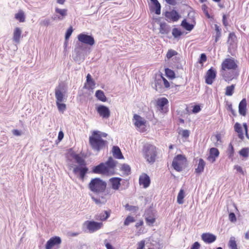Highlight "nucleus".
I'll return each mask as SVG.
<instances>
[{
  "mask_svg": "<svg viewBox=\"0 0 249 249\" xmlns=\"http://www.w3.org/2000/svg\"><path fill=\"white\" fill-rule=\"evenodd\" d=\"M238 66L234 59L232 57L226 58L221 64V71L226 70H235Z\"/></svg>",
  "mask_w": 249,
  "mask_h": 249,
  "instance_id": "nucleus-6",
  "label": "nucleus"
},
{
  "mask_svg": "<svg viewBox=\"0 0 249 249\" xmlns=\"http://www.w3.org/2000/svg\"><path fill=\"white\" fill-rule=\"evenodd\" d=\"M184 191L183 189H181L178 194L177 196V202L179 204L183 203V198L185 196Z\"/></svg>",
  "mask_w": 249,
  "mask_h": 249,
  "instance_id": "nucleus-37",
  "label": "nucleus"
},
{
  "mask_svg": "<svg viewBox=\"0 0 249 249\" xmlns=\"http://www.w3.org/2000/svg\"><path fill=\"white\" fill-rule=\"evenodd\" d=\"M237 40V37L234 32L230 33L229 35L227 42L230 45H233Z\"/></svg>",
  "mask_w": 249,
  "mask_h": 249,
  "instance_id": "nucleus-35",
  "label": "nucleus"
},
{
  "mask_svg": "<svg viewBox=\"0 0 249 249\" xmlns=\"http://www.w3.org/2000/svg\"><path fill=\"white\" fill-rule=\"evenodd\" d=\"M181 26L185 30H186L188 31H192L194 27V25L192 24H190V23L188 22L186 20V19H183L181 23Z\"/></svg>",
  "mask_w": 249,
  "mask_h": 249,
  "instance_id": "nucleus-34",
  "label": "nucleus"
},
{
  "mask_svg": "<svg viewBox=\"0 0 249 249\" xmlns=\"http://www.w3.org/2000/svg\"><path fill=\"white\" fill-rule=\"evenodd\" d=\"M96 111L100 116L104 118H108L110 114L109 109L104 105H99L96 107Z\"/></svg>",
  "mask_w": 249,
  "mask_h": 249,
  "instance_id": "nucleus-13",
  "label": "nucleus"
},
{
  "mask_svg": "<svg viewBox=\"0 0 249 249\" xmlns=\"http://www.w3.org/2000/svg\"><path fill=\"white\" fill-rule=\"evenodd\" d=\"M135 221V219L133 217L131 216H127L124 220V226H128L130 223L134 222Z\"/></svg>",
  "mask_w": 249,
  "mask_h": 249,
  "instance_id": "nucleus-49",
  "label": "nucleus"
},
{
  "mask_svg": "<svg viewBox=\"0 0 249 249\" xmlns=\"http://www.w3.org/2000/svg\"><path fill=\"white\" fill-rule=\"evenodd\" d=\"M78 40L82 43L93 46L95 44V40L92 35H89L85 33H81L77 36Z\"/></svg>",
  "mask_w": 249,
  "mask_h": 249,
  "instance_id": "nucleus-7",
  "label": "nucleus"
},
{
  "mask_svg": "<svg viewBox=\"0 0 249 249\" xmlns=\"http://www.w3.org/2000/svg\"><path fill=\"white\" fill-rule=\"evenodd\" d=\"M234 148L231 143H230L228 148V155L229 158H231L234 155Z\"/></svg>",
  "mask_w": 249,
  "mask_h": 249,
  "instance_id": "nucleus-51",
  "label": "nucleus"
},
{
  "mask_svg": "<svg viewBox=\"0 0 249 249\" xmlns=\"http://www.w3.org/2000/svg\"><path fill=\"white\" fill-rule=\"evenodd\" d=\"M228 247L230 249H238L234 237L232 236L230 238L228 243Z\"/></svg>",
  "mask_w": 249,
  "mask_h": 249,
  "instance_id": "nucleus-36",
  "label": "nucleus"
},
{
  "mask_svg": "<svg viewBox=\"0 0 249 249\" xmlns=\"http://www.w3.org/2000/svg\"><path fill=\"white\" fill-rule=\"evenodd\" d=\"M139 184L142 185L144 188L148 187L150 184V178L145 173L142 174L139 177Z\"/></svg>",
  "mask_w": 249,
  "mask_h": 249,
  "instance_id": "nucleus-16",
  "label": "nucleus"
},
{
  "mask_svg": "<svg viewBox=\"0 0 249 249\" xmlns=\"http://www.w3.org/2000/svg\"><path fill=\"white\" fill-rule=\"evenodd\" d=\"M15 18L20 22H24L25 20V16L23 12H19L16 14L15 15Z\"/></svg>",
  "mask_w": 249,
  "mask_h": 249,
  "instance_id": "nucleus-47",
  "label": "nucleus"
},
{
  "mask_svg": "<svg viewBox=\"0 0 249 249\" xmlns=\"http://www.w3.org/2000/svg\"><path fill=\"white\" fill-rule=\"evenodd\" d=\"M51 23L50 19L49 18H45L42 20H41L40 24L42 25L47 26L49 25Z\"/></svg>",
  "mask_w": 249,
  "mask_h": 249,
  "instance_id": "nucleus-59",
  "label": "nucleus"
},
{
  "mask_svg": "<svg viewBox=\"0 0 249 249\" xmlns=\"http://www.w3.org/2000/svg\"><path fill=\"white\" fill-rule=\"evenodd\" d=\"M238 111L240 115L245 116L247 114V101L245 98L243 99L239 103Z\"/></svg>",
  "mask_w": 249,
  "mask_h": 249,
  "instance_id": "nucleus-19",
  "label": "nucleus"
},
{
  "mask_svg": "<svg viewBox=\"0 0 249 249\" xmlns=\"http://www.w3.org/2000/svg\"><path fill=\"white\" fill-rule=\"evenodd\" d=\"M183 138H187L190 135V131L187 129H184L180 133Z\"/></svg>",
  "mask_w": 249,
  "mask_h": 249,
  "instance_id": "nucleus-56",
  "label": "nucleus"
},
{
  "mask_svg": "<svg viewBox=\"0 0 249 249\" xmlns=\"http://www.w3.org/2000/svg\"><path fill=\"white\" fill-rule=\"evenodd\" d=\"M178 54V52L172 49L169 50L166 54V57L169 59L173 56Z\"/></svg>",
  "mask_w": 249,
  "mask_h": 249,
  "instance_id": "nucleus-48",
  "label": "nucleus"
},
{
  "mask_svg": "<svg viewBox=\"0 0 249 249\" xmlns=\"http://www.w3.org/2000/svg\"><path fill=\"white\" fill-rule=\"evenodd\" d=\"M153 5L151 6V10L154 12L157 15L160 14L161 5L158 0H151Z\"/></svg>",
  "mask_w": 249,
  "mask_h": 249,
  "instance_id": "nucleus-21",
  "label": "nucleus"
},
{
  "mask_svg": "<svg viewBox=\"0 0 249 249\" xmlns=\"http://www.w3.org/2000/svg\"><path fill=\"white\" fill-rule=\"evenodd\" d=\"M160 76L161 78V81H162V83L164 84V87L165 88H169L170 83H169V82L162 76V74H161Z\"/></svg>",
  "mask_w": 249,
  "mask_h": 249,
  "instance_id": "nucleus-55",
  "label": "nucleus"
},
{
  "mask_svg": "<svg viewBox=\"0 0 249 249\" xmlns=\"http://www.w3.org/2000/svg\"><path fill=\"white\" fill-rule=\"evenodd\" d=\"M105 245L107 249H114L112 245L109 242L105 241Z\"/></svg>",
  "mask_w": 249,
  "mask_h": 249,
  "instance_id": "nucleus-64",
  "label": "nucleus"
},
{
  "mask_svg": "<svg viewBox=\"0 0 249 249\" xmlns=\"http://www.w3.org/2000/svg\"><path fill=\"white\" fill-rule=\"evenodd\" d=\"M122 179L121 178L118 177L111 178L109 179V181L111 184L112 188L115 190H118L121 185L120 182Z\"/></svg>",
  "mask_w": 249,
  "mask_h": 249,
  "instance_id": "nucleus-24",
  "label": "nucleus"
},
{
  "mask_svg": "<svg viewBox=\"0 0 249 249\" xmlns=\"http://www.w3.org/2000/svg\"><path fill=\"white\" fill-rule=\"evenodd\" d=\"M77 45H78V46L76 48H75V52H76V53L77 54V56H80L81 53H80V51L81 50L82 51L85 52L87 49V47L84 46L82 44H78Z\"/></svg>",
  "mask_w": 249,
  "mask_h": 249,
  "instance_id": "nucleus-40",
  "label": "nucleus"
},
{
  "mask_svg": "<svg viewBox=\"0 0 249 249\" xmlns=\"http://www.w3.org/2000/svg\"><path fill=\"white\" fill-rule=\"evenodd\" d=\"M89 189L95 194L91 196V199L97 205L104 204L107 202V194L105 193L107 188L106 181L99 178H92L88 185Z\"/></svg>",
  "mask_w": 249,
  "mask_h": 249,
  "instance_id": "nucleus-1",
  "label": "nucleus"
},
{
  "mask_svg": "<svg viewBox=\"0 0 249 249\" xmlns=\"http://www.w3.org/2000/svg\"><path fill=\"white\" fill-rule=\"evenodd\" d=\"M183 160H186V158L185 156L182 155L178 154L175 157L172 164L173 168L178 172L182 171V168L178 161H181Z\"/></svg>",
  "mask_w": 249,
  "mask_h": 249,
  "instance_id": "nucleus-9",
  "label": "nucleus"
},
{
  "mask_svg": "<svg viewBox=\"0 0 249 249\" xmlns=\"http://www.w3.org/2000/svg\"><path fill=\"white\" fill-rule=\"evenodd\" d=\"M234 169H236L237 172H239V173H241L242 174L244 175V171L242 169V168L241 166L237 165H235L234 166Z\"/></svg>",
  "mask_w": 249,
  "mask_h": 249,
  "instance_id": "nucleus-63",
  "label": "nucleus"
},
{
  "mask_svg": "<svg viewBox=\"0 0 249 249\" xmlns=\"http://www.w3.org/2000/svg\"><path fill=\"white\" fill-rule=\"evenodd\" d=\"M142 152L144 157L147 161L150 163H153L157 156V151L156 146L146 143L143 145Z\"/></svg>",
  "mask_w": 249,
  "mask_h": 249,
  "instance_id": "nucleus-5",
  "label": "nucleus"
},
{
  "mask_svg": "<svg viewBox=\"0 0 249 249\" xmlns=\"http://www.w3.org/2000/svg\"><path fill=\"white\" fill-rule=\"evenodd\" d=\"M87 228L90 232H94L100 229L102 226V222H96L94 221H86Z\"/></svg>",
  "mask_w": 249,
  "mask_h": 249,
  "instance_id": "nucleus-11",
  "label": "nucleus"
},
{
  "mask_svg": "<svg viewBox=\"0 0 249 249\" xmlns=\"http://www.w3.org/2000/svg\"><path fill=\"white\" fill-rule=\"evenodd\" d=\"M227 110H229L231 112V114L234 116H236V111L232 108V104L231 103H228L227 104Z\"/></svg>",
  "mask_w": 249,
  "mask_h": 249,
  "instance_id": "nucleus-54",
  "label": "nucleus"
},
{
  "mask_svg": "<svg viewBox=\"0 0 249 249\" xmlns=\"http://www.w3.org/2000/svg\"><path fill=\"white\" fill-rule=\"evenodd\" d=\"M182 35V32L178 28H174L172 30V35L175 38L179 37Z\"/></svg>",
  "mask_w": 249,
  "mask_h": 249,
  "instance_id": "nucleus-45",
  "label": "nucleus"
},
{
  "mask_svg": "<svg viewBox=\"0 0 249 249\" xmlns=\"http://www.w3.org/2000/svg\"><path fill=\"white\" fill-rule=\"evenodd\" d=\"M62 102H56L58 109L60 112H63L66 109V106Z\"/></svg>",
  "mask_w": 249,
  "mask_h": 249,
  "instance_id": "nucleus-46",
  "label": "nucleus"
},
{
  "mask_svg": "<svg viewBox=\"0 0 249 249\" xmlns=\"http://www.w3.org/2000/svg\"><path fill=\"white\" fill-rule=\"evenodd\" d=\"M144 216L145 221L148 225H152L156 221L155 213L151 208L145 210Z\"/></svg>",
  "mask_w": 249,
  "mask_h": 249,
  "instance_id": "nucleus-10",
  "label": "nucleus"
},
{
  "mask_svg": "<svg viewBox=\"0 0 249 249\" xmlns=\"http://www.w3.org/2000/svg\"><path fill=\"white\" fill-rule=\"evenodd\" d=\"M133 120L135 126L138 128L141 129L142 127L145 125L146 121L139 115L134 114Z\"/></svg>",
  "mask_w": 249,
  "mask_h": 249,
  "instance_id": "nucleus-17",
  "label": "nucleus"
},
{
  "mask_svg": "<svg viewBox=\"0 0 249 249\" xmlns=\"http://www.w3.org/2000/svg\"><path fill=\"white\" fill-rule=\"evenodd\" d=\"M216 71L213 68L211 67L208 70L205 76V82L208 85H212L216 78Z\"/></svg>",
  "mask_w": 249,
  "mask_h": 249,
  "instance_id": "nucleus-12",
  "label": "nucleus"
},
{
  "mask_svg": "<svg viewBox=\"0 0 249 249\" xmlns=\"http://www.w3.org/2000/svg\"><path fill=\"white\" fill-rule=\"evenodd\" d=\"M207 60V56L205 53H203L200 54L198 62L200 64H203Z\"/></svg>",
  "mask_w": 249,
  "mask_h": 249,
  "instance_id": "nucleus-53",
  "label": "nucleus"
},
{
  "mask_svg": "<svg viewBox=\"0 0 249 249\" xmlns=\"http://www.w3.org/2000/svg\"><path fill=\"white\" fill-rule=\"evenodd\" d=\"M165 75L169 79H173L175 78V73L174 71L169 68L165 69Z\"/></svg>",
  "mask_w": 249,
  "mask_h": 249,
  "instance_id": "nucleus-38",
  "label": "nucleus"
},
{
  "mask_svg": "<svg viewBox=\"0 0 249 249\" xmlns=\"http://www.w3.org/2000/svg\"><path fill=\"white\" fill-rule=\"evenodd\" d=\"M239 155L244 157L248 158L249 156V148L245 147L242 148L239 152Z\"/></svg>",
  "mask_w": 249,
  "mask_h": 249,
  "instance_id": "nucleus-43",
  "label": "nucleus"
},
{
  "mask_svg": "<svg viewBox=\"0 0 249 249\" xmlns=\"http://www.w3.org/2000/svg\"><path fill=\"white\" fill-rule=\"evenodd\" d=\"M219 155V152L216 148L213 147L210 149V155L208 157V160L213 162L215 161L216 158L218 157Z\"/></svg>",
  "mask_w": 249,
  "mask_h": 249,
  "instance_id": "nucleus-20",
  "label": "nucleus"
},
{
  "mask_svg": "<svg viewBox=\"0 0 249 249\" xmlns=\"http://www.w3.org/2000/svg\"><path fill=\"white\" fill-rule=\"evenodd\" d=\"M112 154L113 157L117 159H124V156L120 148L118 146H113L112 147Z\"/></svg>",
  "mask_w": 249,
  "mask_h": 249,
  "instance_id": "nucleus-25",
  "label": "nucleus"
},
{
  "mask_svg": "<svg viewBox=\"0 0 249 249\" xmlns=\"http://www.w3.org/2000/svg\"><path fill=\"white\" fill-rule=\"evenodd\" d=\"M202 240L206 243L211 244L216 239V236L210 233H204L201 235Z\"/></svg>",
  "mask_w": 249,
  "mask_h": 249,
  "instance_id": "nucleus-18",
  "label": "nucleus"
},
{
  "mask_svg": "<svg viewBox=\"0 0 249 249\" xmlns=\"http://www.w3.org/2000/svg\"><path fill=\"white\" fill-rule=\"evenodd\" d=\"M162 85L163 83L161 81L160 76V78L155 79L154 81V88L157 91L159 92L163 91Z\"/></svg>",
  "mask_w": 249,
  "mask_h": 249,
  "instance_id": "nucleus-27",
  "label": "nucleus"
},
{
  "mask_svg": "<svg viewBox=\"0 0 249 249\" xmlns=\"http://www.w3.org/2000/svg\"><path fill=\"white\" fill-rule=\"evenodd\" d=\"M72 32H73V28L71 26H70L68 29V30H67L66 32L65 33V38L66 40H67L68 39H69V38L71 36L72 34Z\"/></svg>",
  "mask_w": 249,
  "mask_h": 249,
  "instance_id": "nucleus-50",
  "label": "nucleus"
},
{
  "mask_svg": "<svg viewBox=\"0 0 249 249\" xmlns=\"http://www.w3.org/2000/svg\"><path fill=\"white\" fill-rule=\"evenodd\" d=\"M21 31L18 27L16 28L13 34V41L16 43H19L21 36Z\"/></svg>",
  "mask_w": 249,
  "mask_h": 249,
  "instance_id": "nucleus-31",
  "label": "nucleus"
},
{
  "mask_svg": "<svg viewBox=\"0 0 249 249\" xmlns=\"http://www.w3.org/2000/svg\"><path fill=\"white\" fill-rule=\"evenodd\" d=\"M206 163L205 161L201 158L198 160V163L197 168L195 169V172L197 174H200L204 171V167Z\"/></svg>",
  "mask_w": 249,
  "mask_h": 249,
  "instance_id": "nucleus-28",
  "label": "nucleus"
},
{
  "mask_svg": "<svg viewBox=\"0 0 249 249\" xmlns=\"http://www.w3.org/2000/svg\"><path fill=\"white\" fill-rule=\"evenodd\" d=\"M169 4L171 5H176L178 4L181 3L182 0H165Z\"/></svg>",
  "mask_w": 249,
  "mask_h": 249,
  "instance_id": "nucleus-52",
  "label": "nucleus"
},
{
  "mask_svg": "<svg viewBox=\"0 0 249 249\" xmlns=\"http://www.w3.org/2000/svg\"><path fill=\"white\" fill-rule=\"evenodd\" d=\"M95 97L98 100L102 102H106L107 101V98L105 96L103 91L101 90H97L95 92Z\"/></svg>",
  "mask_w": 249,
  "mask_h": 249,
  "instance_id": "nucleus-32",
  "label": "nucleus"
},
{
  "mask_svg": "<svg viewBox=\"0 0 249 249\" xmlns=\"http://www.w3.org/2000/svg\"><path fill=\"white\" fill-rule=\"evenodd\" d=\"M229 220L232 222H234L236 221V217L235 213L233 212H231L229 215Z\"/></svg>",
  "mask_w": 249,
  "mask_h": 249,
  "instance_id": "nucleus-58",
  "label": "nucleus"
},
{
  "mask_svg": "<svg viewBox=\"0 0 249 249\" xmlns=\"http://www.w3.org/2000/svg\"><path fill=\"white\" fill-rule=\"evenodd\" d=\"M234 131L238 133V138L243 140L244 139V136L241 125L239 123H236L234 125Z\"/></svg>",
  "mask_w": 249,
  "mask_h": 249,
  "instance_id": "nucleus-26",
  "label": "nucleus"
},
{
  "mask_svg": "<svg viewBox=\"0 0 249 249\" xmlns=\"http://www.w3.org/2000/svg\"><path fill=\"white\" fill-rule=\"evenodd\" d=\"M235 85L232 84L230 86H227L226 88L225 94L227 96H231L234 92Z\"/></svg>",
  "mask_w": 249,
  "mask_h": 249,
  "instance_id": "nucleus-41",
  "label": "nucleus"
},
{
  "mask_svg": "<svg viewBox=\"0 0 249 249\" xmlns=\"http://www.w3.org/2000/svg\"><path fill=\"white\" fill-rule=\"evenodd\" d=\"M61 243V239L59 236H54L51 238L46 243L45 245L46 249H52L55 246L60 244Z\"/></svg>",
  "mask_w": 249,
  "mask_h": 249,
  "instance_id": "nucleus-14",
  "label": "nucleus"
},
{
  "mask_svg": "<svg viewBox=\"0 0 249 249\" xmlns=\"http://www.w3.org/2000/svg\"><path fill=\"white\" fill-rule=\"evenodd\" d=\"M110 210L104 211L96 215L95 218L97 220L105 221L110 216Z\"/></svg>",
  "mask_w": 249,
  "mask_h": 249,
  "instance_id": "nucleus-22",
  "label": "nucleus"
},
{
  "mask_svg": "<svg viewBox=\"0 0 249 249\" xmlns=\"http://www.w3.org/2000/svg\"><path fill=\"white\" fill-rule=\"evenodd\" d=\"M243 126L244 129L245 130V135H246V137L248 139H249V134L248 133V125L247 124V123H243Z\"/></svg>",
  "mask_w": 249,
  "mask_h": 249,
  "instance_id": "nucleus-61",
  "label": "nucleus"
},
{
  "mask_svg": "<svg viewBox=\"0 0 249 249\" xmlns=\"http://www.w3.org/2000/svg\"><path fill=\"white\" fill-rule=\"evenodd\" d=\"M221 74L223 79L226 81H231L234 78V72H227L221 71Z\"/></svg>",
  "mask_w": 249,
  "mask_h": 249,
  "instance_id": "nucleus-30",
  "label": "nucleus"
},
{
  "mask_svg": "<svg viewBox=\"0 0 249 249\" xmlns=\"http://www.w3.org/2000/svg\"><path fill=\"white\" fill-rule=\"evenodd\" d=\"M72 157L75 160L76 163L78 164L73 168V173L75 175L79 174V178L83 180L89 171L86 162L79 154H73L72 155Z\"/></svg>",
  "mask_w": 249,
  "mask_h": 249,
  "instance_id": "nucleus-3",
  "label": "nucleus"
},
{
  "mask_svg": "<svg viewBox=\"0 0 249 249\" xmlns=\"http://www.w3.org/2000/svg\"><path fill=\"white\" fill-rule=\"evenodd\" d=\"M117 161L114 160L111 157L108 158L107 160L105 162H101L92 169V172L94 174L104 175H114V168L116 166Z\"/></svg>",
  "mask_w": 249,
  "mask_h": 249,
  "instance_id": "nucleus-2",
  "label": "nucleus"
},
{
  "mask_svg": "<svg viewBox=\"0 0 249 249\" xmlns=\"http://www.w3.org/2000/svg\"><path fill=\"white\" fill-rule=\"evenodd\" d=\"M159 30L161 34L167 35L170 32L171 27L165 22H160Z\"/></svg>",
  "mask_w": 249,
  "mask_h": 249,
  "instance_id": "nucleus-23",
  "label": "nucleus"
},
{
  "mask_svg": "<svg viewBox=\"0 0 249 249\" xmlns=\"http://www.w3.org/2000/svg\"><path fill=\"white\" fill-rule=\"evenodd\" d=\"M55 12L59 14L60 16L57 17L58 19L61 20L63 19L66 16L67 10L66 9H59L58 8H56L55 9Z\"/></svg>",
  "mask_w": 249,
  "mask_h": 249,
  "instance_id": "nucleus-33",
  "label": "nucleus"
},
{
  "mask_svg": "<svg viewBox=\"0 0 249 249\" xmlns=\"http://www.w3.org/2000/svg\"><path fill=\"white\" fill-rule=\"evenodd\" d=\"M201 110L200 106L199 105H195L193 106L192 112L194 114L198 113Z\"/></svg>",
  "mask_w": 249,
  "mask_h": 249,
  "instance_id": "nucleus-57",
  "label": "nucleus"
},
{
  "mask_svg": "<svg viewBox=\"0 0 249 249\" xmlns=\"http://www.w3.org/2000/svg\"><path fill=\"white\" fill-rule=\"evenodd\" d=\"M86 78V82L89 88L92 89L95 85V81L92 79L91 75L89 73L88 74Z\"/></svg>",
  "mask_w": 249,
  "mask_h": 249,
  "instance_id": "nucleus-39",
  "label": "nucleus"
},
{
  "mask_svg": "<svg viewBox=\"0 0 249 249\" xmlns=\"http://www.w3.org/2000/svg\"><path fill=\"white\" fill-rule=\"evenodd\" d=\"M124 207L126 210L133 213L137 212L139 210L138 206L130 205L129 204H126Z\"/></svg>",
  "mask_w": 249,
  "mask_h": 249,
  "instance_id": "nucleus-44",
  "label": "nucleus"
},
{
  "mask_svg": "<svg viewBox=\"0 0 249 249\" xmlns=\"http://www.w3.org/2000/svg\"><path fill=\"white\" fill-rule=\"evenodd\" d=\"M168 103V100L164 97L159 98L157 101V106L160 110H163L164 106L167 105Z\"/></svg>",
  "mask_w": 249,
  "mask_h": 249,
  "instance_id": "nucleus-29",
  "label": "nucleus"
},
{
  "mask_svg": "<svg viewBox=\"0 0 249 249\" xmlns=\"http://www.w3.org/2000/svg\"><path fill=\"white\" fill-rule=\"evenodd\" d=\"M200 247V244L198 242H195L191 246L190 249H199Z\"/></svg>",
  "mask_w": 249,
  "mask_h": 249,
  "instance_id": "nucleus-62",
  "label": "nucleus"
},
{
  "mask_svg": "<svg viewBox=\"0 0 249 249\" xmlns=\"http://www.w3.org/2000/svg\"><path fill=\"white\" fill-rule=\"evenodd\" d=\"M145 246V241L142 240L138 243V247L137 249H143Z\"/></svg>",
  "mask_w": 249,
  "mask_h": 249,
  "instance_id": "nucleus-60",
  "label": "nucleus"
},
{
  "mask_svg": "<svg viewBox=\"0 0 249 249\" xmlns=\"http://www.w3.org/2000/svg\"><path fill=\"white\" fill-rule=\"evenodd\" d=\"M167 21L170 20L173 22L177 21L181 17L178 13L175 10L173 9L170 11H166L163 14Z\"/></svg>",
  "mask_w": 249,
  "mask_h": 249,
  "instance_id": "nucleus-8",
  "label": "nucleus"
},
{
  "mask_svg": "<svg viewBox=\"0 0 249 249\" xmlns=\"http://www.w3.org/2000/svg\"><path fill=\"white\" fill-rule=\"evenodd\" d=\"M121 170L124 171L125 173V175L127 176L130 174L131 168L130 166L127 164H123L121 168Z\"/></svg>",
  "mask_w": 249,
  "mask_h": 249,
  "instance_id": "nucleus-42",
  "label": "nucleus"
},
{
  "mask_svg": "<svg viewBox=\"0 0 249 249\" xmlns=\"http://www.w3.org/2000/svg\"><path fill=\"white\" fill-rule=\"evenodd\" d=\"M89 143L93 151L99 152L107 149L108 143L107 141L101 138L96 133H93L89 137Z\"/></svg>",
  "mask_w": 249,
  "mask_h": 249,
  "instance_id": "nucleus-4",
  "label": "nucleus"
},
{
  "mask_svg": "<svg viewBox=\"0 0 249 249\" xmlns=\"http://www.w3.org/2000/svg\"><path fill=\"white\" fill-rule=\"evenodd\" d=\"M64 90V86L59 84L55 89V96L56 99V102H63L64 100V94L63 91Z\"/></svg>",
  "mask_w": 249,
  "mask_h": 249,
  "instance_id": "nucleus-15",
  "label": "nucleus"
}]
</instances>
